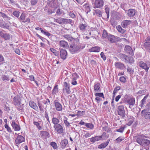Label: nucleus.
I'll list each match as a JSON object with an SVG mask.
<instances>
[{"instance_id": "nucleus-13", "label": "nucleus", "mask_w": 150, "mask_h": 150, "mask_svg": "<svg viewBox=\"0 0 150 150\" xmlns=\"http://www.w3.org/2000/svg\"><path fill=\"white\" fill-rule=\"evenodd\" d=\"M132 23V21L130 20H125L122 21L121 25L123 28H127L128 26Z\"/></svg>"}, {"instance_id": "nucleus-40", "label": "nucleus", "mask_w": 150, "mask_h": 150, "mask_svg": "<svg viewBox=\"0 0 150 150\" xmlns=\"http://www.w3.org/2000/svg\"><path fill=\"white\" fill-rule=\"evenodd\" d=\"M40 134L42 137H46L49 135V133L46 131H42L40 132Z\"/></svg>"}, {"instance_id": "nucleus-33", "label": "nucleus", "mask_w": 150, "mask_h": 150, "mask_svg": "<svg viewBox=\"0 0 150 150\" xmlns=\"http://www.w3.org/2000/svg\"><path fill=\"white\" fill-rule=\"evenodd\" d=\"M116 28L118 31L122 34L124 33L126 31V30L123 29L120 25L117 26Z\"/></svg>"}, {"instance_id": "nucleus-5", "label": "nucleus", "mask_w": 150, "mask_h": 150, "mask_svg": "<svg viewBox=\"0 0 150 150\" xmlns=\"http://www.w3.org/2000/svg\"><path fill=\"white\" fill-rule=\"evenodd\" d=\"M108 40L112 43L117 42L121 41V39L119 37L111 35L108 36Z\"/></svg>"}, {"instance_id": "nucleus-25", "label": "nucleus", "mask_w": 150, "mask_h": 150, "mask_svg": "<svg viewBox=\"0 0 150 150\" xmlns=\"http://www.w3.org/2000/svg\"><path fill=\"white\" fill-rule=\"evenodd\" d=\"M127 103L129 105V107L131 108V106L134 105L135 103L134 98H130L127 100Z\"/></svg>"}, {"instance_id": "nucleus-21", "label": "nucleus", "mask_w": 150, "mask_h": 150, "mask_svg": "<svg viewBox=\"0 0 150 150\" xmlns=\"http://www.w3.org/2000/svg\"><path fill=\"white\" fill-rule=\"evenodd\" d=\"M11 126L15 131H19L20 130L21 128L19 126L16 124L14 120H12Z\"/></svg>"}, {"instance_id": "nucleus-2", "label": "nucleus", "mask_w": 150, "mask_h": 150, "mask_svg": "<svg viewBox=\"0 0 150 150\" xmlns=\"http://www.w3.org/2000/svg\"><path fill=\"white\" fill-rule=\"evenodd\" d=\"M136 141L140 145L143 146H147L150 144V141L149 140L143 138L142 137L137 138Z\"/></svg>"}, {"instance_id": "nucleus-20", "label": "nucleus", "mask_w": 150, "mask_h": 150, "mask_svg": "<svg viewBox=\"0 0 150 150\" xmlns=\"http://www.w3.org/2000/svg\"><path fill=\"white\" fill-rule=\"evenodd\" d=\"M29 105L30 106L36 111H38V108L35 103L33 101H30L29 102Z\"/></svg>"}, {"instance_id": "nucleus-34", "label": "nucleus", "mask_w": 150, "mask_h": 150, "mask_svg": "<svg viewBox=\"0 0 150 150\" xmlns=\"http://www.w3.org/2000/svg\"><path fill=\"white\" fill-rule=\"evenodd\" d=\"M87 26V25L86 24L82 23L79 25V27L81 30L83 31L85 30Z\"/></svg>"}, {"instance_id": "nucleus-56", "label": "nucleus", "mask_w": 150, "mask_h": 150, "mask_svg": "<svg viewBox=\"0 0 150 150\" xmlns=\"http://www.w3.org/2000/svg\"><path fill=\"white\" fill-rule=\"evenodd\" d=\"M95 96L96 97L99 96L100 97H102L103 98H105L103 94L102 93H96L95 94Z\"/></svg>"}, {"instance_id": "nucleus-17", "label": "nucleus", "mask_w": 150, "mask_h": 150, "mask_svg": "<svg viewBox=\"0 0 150 150\" xmlns=\"http://www.w3.org/2000/svg\"><path fill=\"white\" fill-rule=\"evenodd\" d=\"M14 104L16 106H18L21 104V99L18 96H15L13 99Z\"/></svg>"}, {"instance_id": "nucleus-31", "label": "nucleus", "mask_w": 150, "mask_h": 150, "mask_svg": "<svg viewBox=\"0 0 150 150\" xmlns=\"http://www.w3.org/2000/svg\"><path fill=\"white\" fill-rule=\"evenodd\" d=\"M100 84L98 83L95 84L94 85V91H95L100 92Z\"/></svg>"}, {"instance_id": "nucleus-64", "label": "nucleus", "mask_w": 150, "mask_h": 150, "mask_svg": "<svg viewBox=\"0 0 150 150\" xmlns=\"http://www.w3.org/2000/svg\"><path fill=\"white\" fill-rule=\"evenodd\" d=\"M103 131L108 132L110 131V129L108 127H105L103 128Z\"/></svg>"}, {"instance_id": "nucleus-44", "label": "nucleus", "mask_w": 150, "mask_h": 150, "mask_svg": "<svg viewBox=\"0 0 150 150\" xmlns=\"http://www.w3.org/2000/svg\"><path fill=\"white\" fill-rule=\"evenodd\" d=\"M50 50L55 55L57 56L59 55V52L53 48H51L50 49Z\"/></svg>"}, {"instance_id": "nucleus-57", "label": "nucleus", "mask_w": 150, "mask_h": 150, "mask_svg": "<svg viewBox=\"0 0 150 150\" xmlns=\"http://www.w3.org/2000/svg\"><path fill=\"white\" fill-rule=\"evenodd\" d=\"M125 139V138L124 137H118L116 139V141L117 142H120L123 140Z\"/></svg>"}, {"instance_id": "nucleus-14", "label": "nucleus", "mask_w": 150, "mask_h": 150, "mask_svg": "<svg viewBox=\"0 0 150 150\" xmlns=\"http://www.w3.org/2000/svg\"><path fill=\"white\" fill-rule=\"evenodd\" d=\"M0 36L4 38L5 40H9L11 37V35L7 33H4L1 31L0 32Z\"/></svg>"}, {"instance_id": "nucleus-51", "label": "nucleus", "mask_w": 150, "mask_h": 150, "mask_svg": "<svg viewBox=\"0 0 150 150\" xmlns=\"http://www.w3.org/2000/svg\"><path fill=\"white\" fill-rule=\"evenodd\" d=\"M127 71L130 74H132L134 73V70L131 68L128 67L127 69Z\"/></svg>"}, {"instance_id": "nucleus-60", "label": "nucleus", "mask_w": 150, "mask_h": 150, "mask_svg": "<svg viewBox=\"0 0 150 150\" xmlns=\"http://www.w3.org/2000/svg\"><path fill=\"white\" fill-rule=\"evenodd\" d=\"M50 145L54 149H56L57 148V144L54 142H51Z\"/></svg>"}, {"instance_id": "nucleus-36", "label": "nucleus", "mask_w": 150, "mask_h": 150, "mask_svg": "<svg viewBox=\"0 0 150 150\" xmlns=\"http://www.w3.org/2000/svg\"><path fill=\"white\" fill-rule=\"evenodd\" d=\"M145 48L147 51L150 52V43L145 42L144 44Z\"/></svg>"}, {"instance_id": "nucleus-47", "label": "nucleus", "mask_w": 150, "mask_h": 150, "mask_svg": "<svg viewBox=\"0 0 150 150\" xmlns=\"http://www.w3.org/2000/svg\"><path fill=\"white\" fill-rule=\"evenodd\" d=\"M58 91V86L56 85L54 86V88L53 89L52 92V94L54 95L56 94Z\"/></svg>"}, {"instance_id": "nucleus-55", "label": "nucleus", "mask_w": 150, "mask_h": 150, "mask_svg": "<svg viewBox=\"0 0 150 150\" xmlns=\"http://www.w3.org/2000/svg\"><path fill=\"white\" fill-rule=\"evenodd\" d=\"M108 33L107 31L105 30H103V34H102V37L103 38H106L107 36L108 37Z\"/></svg>"}, {"instance_id": "nucleus-42", "label": "nucleus", "mask_w": 150, "mask_h": 150, "mask_svg": "<svg viewBox=\"0 0 150 150\" xmlns=\"http://www.w3.org/2000/svg\"><path fill=\"white\" fill-rule=\"evenodd\" d=\"M38 105L40 109V112L43 113L44 112V110L43 109L44 107L42 105L41 103L38 102Z\"/></svg>"}, {"instance_id": "nucleus-49", "label": "nucleus", "mask_w": 150, "mask_h": 150, "mask_svg": "<svg viewBox=\"0 0 150 150\" xmlns=\"http://www.w3.org/2000/svg\"><path fill=\"white\" fill-rule=\"evenodd\" d=\"M120 86H118L117 87H116L114 89V90L113 92V96H115V94L117 92V91L120 90Z\"/></svg>"}, {"instance_id": "nucleus-9", "label": "nucleus", "mask_w": 150, "mask_h": 150, "mask_svg": "<svg viewBox=\"0 0 150 150\" xmlns=\"http://www.w3.org/2000/svg\"><path fill=\"white\" fill-rule=\"evenodd\" d=\"M54 128L55 131H56L57 133L62 134L63 133V128L60 124L54 125Z\"/></svg>"}, {"instance_id": "nucleus-28", "label": "nucleus", "mask_w": 150, "mask_h": 150, "mask_svg": "<svg viewBox=\"0 0 150 150\" xmlns=\"http://www.w3.org/2000/svg\"><path fill=\"white\" fill-rule=\"evenodd\" d=\"M0 27L3 28H5L7 29L9 28V26L8 24L5 23L3 21L0 22Z\"/></svg>"}, {"instance_id": "nucleus-61", "label": "nucleus", "mask_w": 150, "mask_h": 150, "mask_svg": "<svg viewBox=\"0 0 150 150\" xmlns=\"http://www.w3.org/2000/svg\"><path fill=\"white\" fill-rule=\"evenodd\" d=\"M0 14L1 17L4 18H8V17L6 14L1 12H0Z\"/></svg>"}, {"instance_id": "nucleus-26", "label": "nucleus", "mask_w": 150, "mask_h": 150, "mask_svg": "<svg viewBox=\"0 0 150 150\" xmlns=\"http://www.w3.org/2000/svg\"><path fill=\"white\" fill-rule=\"evenodd\" d=\"M110 140H108L107 141L100 145L98 146L99 149H103L105 148L108 144Z\"/></svg>"}, {"instance_id": "nucleus-22", "label": "nucleus", "mask_w": 150, "mask_h": 150, "mask_svg": "<svg viewBox=\"0 0 150 150\" xmlns=\"http://www.w3.org/2000/svg\"><path fill=\"white\" fill-rule=\"evenodd\" d=\"M59 45L60 46L65 48H67L69 47L68 43L64 40L60 41L59 42Z\"/></svg>"}, {"instance_id": "nucleus-19", "label": "nucleus", "mask_w": 150, "mask_h": 150, "mask_svg": "<svg viewBox=\"0 0 150 150\" xmlns=\"http://www.w3.org/2000/svg\"><path fill=\"white\" fill-rule=\"evenodd\" d=\"M115 65L116 67L121 70H122L125 68V67L124 64L120 62H116L115 63Z\"/></svg>"}, {"instance_id": "nucleus-50", "label": "nucleus", "mask_w": 150, "mask_h": 150, "mask_svg": "<svg viewBox=\"0 0 150 150\" xmlns=\"http://www.w3.org/2000/svg\"><path fill=\"white\" fill-rule=\"evenodd\" d=\"M125 125H124L123 126H121L120 128L118 129H117L116 130V131L117 132H119L121 133H122L125 128Z\"/></svg>"}, {"instance_id": "nucleus-11", "label": "nucleus", "mask_w": 150, "mask_h": 150, "mask_svg": "<svg viewBox=\"0 0 150 150\" xmlns=\"http://www.w3.org/2000/svg\"><path fill=\"white\" fill-rule=\"evenodd\" d=\"M124 50L126 53L130 55H132L134 54L133 50L130 46L129 45L125 46Z\"/></svg>"}, {"instance_id": "nucleus-32", "label": "nucleus", "mask_w": 150, "mask_h": 150, "mask_svg": "<svg viewBox=\"0 0 150 150\" xmlns=\"http://www.w3.org/2000/svg\"><path fill=\"white\" fill-rule=\"evenodd\" d=\"M134 120V118L132 116H130V118L128 119L127 120V124L130 126Z\"/></svg>"}, {"instance_id": "nucleus-6", "label": "nucleus", "mask_w": 150, "mask_h": 150, "mask_svg": "<svg viewBox=\"0 0 150 150\" xmlns=\"http://www.w3.org/2000/svg\"><path fill=\"white\" fill-rule=\"evenodd\" d=\"M18 20L21 22L23 23H29L30 22V19L27 18H26V14L24 12H22L20 17L18 18Z\"/></svg>"}, {"instance_id": "nucleus-43", "label": "nucleus", "mask_w": 150, "mask_h": 150, "mask_svg": "<svg viewBox=\"0 0 150 150\" xmlns=\"http://www.w3.org/2000/svg\"><path fill=\"white\" fill-rule=\"evenodd\" d=\"M20 12L17 11H14L12 13L13 15L16 17L18 18L20 15Z\"/></svg>"}, {"instance_id": "nucleus-35", "label": "nucleus", "mask_w": 150, "mask_h": 150, "mask_svg": "<svg viewBox=\"0 0 150 150\" xmlns=\"http://www.w3.org/2000/svg\"><path fill=\"white\" fill-rule=\"evenodd\" d=\"M52 117V122L54 124V125H58L59 124L58 123L59 122V119H58L57 118L54 117V115H53Z\"/></svg>"}, {"instance_id": "nucleus-39", "label": "nucleus", "mask_w": 150, "mask_h": 150, "mask_svg": "<svg viewBox=\"0 0 150 150\" xmlns=\"http://www.w3.org/2000/svg\"><path fill=\"white\" fill-rule=\"evenodd\" d=\"M110 9L108 8H106L105 9V15L107 16V19L109 18V17Z\"/></svg>"}, {"instance_id": "nucleus-16", "label": "nucleus", "mask_w": 150, "mask_h": 150, "mask_svg": "<svg viewBox=\"0 0 150 150\" xmlns=\"http://www.w3.org/2000/svg\"><path fill=\"white\" fill-rule=\"evenodd\" d=\"M72 77L71 83L73 85H75L77 83L76 80L79 77V76L76 74L73 73L72 74Z\"/></svg>"}, {"instance_id": "nucleus-59", "label": "nucleus", "mask_w": 150, "mask_h": 150, "mask_svg": "<svg viewBox=\"0 0 150 150\" xmlns=\"http://www.w3.org/2000/svg\"><path fill=\"white\" fill-rule=\"evenodd\" d=\"M120 80L122 82L125 83L126 81V78L124 76H121L120 78Z\"/></svg>"}, {"instance_id": "nucleus-12", "label": "nucleus", "mask_w": 150, "mask_h": 150, "mask_svg": "<svg viewBox=\"0 0 150 150\" xmlns=\"http://www.w3.org/2000/svg\"><path fill=\"white\" fill-rule=\"evenodd\" d=\"M60 55V57L63 59H65L66 58L67 52L66 50L63 49H59Z\"/></svg>"}, {"instance_id": "nucleus-7", "label": "nucleus", "mask_w": 150, "mask_h": 150, "mask_svg": "<svg viewBox=\"0 0 150 150\" xmlns=\"http://www.w3.org/2000/svg\"><path fill=\"white\" fill-rule=\"evenodd\" d=\"M117 112L118 115L122 117H125V110L123 105H119L118 107Z\"/></svg>"}, {"instance_id": "nucleus-3", "label": "nucleus", "mask_w": 150, "mask_h": 150, "mask_svg": "<svg viewBox=\"0 0 150 150\" xmlns=\"http://www.w3.org/2000/svg\"><path fill=\"white\" fill-rule=\"evenodd\" d=\"M120 56L122 60H125L127 63L132 64L134 62V59L132 57H128L126 55L123 54H120Z\"/></svg>"}, {"instance_id": "nucleus-46", "label": "nucleus", "mask_w": 150, "mask_h": 150, "mask_svg": "<svg viewBox=\"0 0 150 150\" xmlns=\"http://www.w3.org/2000/svg\"><path fill=\"white\" fill-rule=\"evenodd\" d=\"M9 76L8 75H3L1 77V79L3 81H9Z\"/></svg>"}, {"instance_id": "nucleus-4", "label": "nucleus", "mask_w": 150, "mask_h": 150, "mask_svg": "<svg viewBox=\"0 0 150 150\" xmlns=\"http://www.w3.org/2000/svg\"><path fill=\"white\" fill-rule=\"evenodd\" d=\"M65 81L64 82L63 85V90L64 91H65L66 92L67 94H70L71 93V91L70 90V86L69 84L67 82V81H68V79L66 78L65 80Z\"/></svg>"}, {"instance_id": "nucleus-30", "label": "nucleus", "mask_w": 150, "mask_h": 150, "mask_svg": "<svg viewBox=\"0 0 150 150\" xmlns=\"http://www.w3.org/2000/svg\"><path fill=\"white\" fill-rule=\"evenodd\" d=\"M63 23H64V24L69 23V24H70L71 25H74V23L72 22V20L71 19H67L64 18Z\"/></svg>"}, {"instance_id": "nucleus-8", "label": "nucleus", "mask_w": 150, "mask_h": 150, "mask_svg": "<svg viewBox=\"0 0 150 150\" xmlns=\"http://www.w3.org/2000/svg\"><path fill=\"white\" fill-rule=\"evenodd\" d=\"M104 0H96L94 2V8H100L103 6Z\"/></svg>"}, {"instance_id": "nucleus-63", "label": "nucleus", "mask_w": 150, "mask_h": 150, "mask_svg": "<svg viewBox=\"0 0 150 150\" xmlns=\"http://www.w3.org/2000/svg\"><path fill=\"white\" fill-rule=\"evenodd\" d=\"M38 2V0H31L30 3L32 5H34L36 4Z\"/></svg>"}, {"instance_id": "nucleus-45", "label": "nucleus", "mask_w": 150, "mask_h": 150, "mask_svg": "<svg viewBox=\"0 0 150 150\" xmlns=\"http://www.w3.org/2000/svg\"><path fill=\"white\" fill-rule=\"evenodd\" d=\"M95 12L96 15L100 17L102 16V13L101 11L100 10H96L95 11Z\"/></svg>"}, {"instance_id": "nucleus-54", "label": "nucleus", "mask_w": 150, "mask_h": 150, "mask_svg": "<svg viewBox=\"0 0 150 150\" xmlns=\"http://www.w3.org/2000/svg\"><path fill=\"white\" fill-rule=\"evenodd\" d=\"M4 127L6 128L7 131L10 132L11 133L12 132V131L11 130V128L7 124H5L4 125Z\"/></svg>"}, {"instance_id": "nucleus-1", "label": "nucleus", "mask_w": 150, "mask_h": 150, "mask_svg": "<svg viewBox=\"0 0 150 150\" xmlns=\"http://www.w3.org/2000/svg\"><path fill=\"white\" fill-rule=\"evenodd\" d=\"M81 47L79 39L77 38L74 39L72 43L70 45L69 48V51L71 53L75 54L80 51Z\"/></svg>"}, {"instance_id": "nucleus-24", "label": "nucleus", "mask_w": 150, "mask_h": 150, "mask_svg": "<svg viewBox=\"0 0 150 150\" xmlns=\"http://www.w3.org/2000/svg\"><path fill=\"white\" fill-rule=\"evenodd\" d=\"M68 143V141L67 139H64L62 140L60 142L61 147L62 149H64Z\"/></svg>"}, {"instance_id": "nucleus-58", "label": "nucleus", "mask_w": 150, "mask_h": 150, "mask_svg": "<svg viewBox=\"0 0 150 150\" xmlns=\"http://www.w3.org/2000/svg\"><path fill=\"white\" fill-rule=\"evenodd\" d=\"M144 117L146 119H150V112H147L145 115Z\"/></svg>"}, {"instance_id": "nucleus-29", "label": "nucleus", "mask_w": 150, "mask_h": 150, "mask_svg": "<svg viewBox=\"0 0 150 150\" xmlns=\"http://www.w3.org/2000/svg\"><path fill=\"white\" fill-rule=\"evenodd\" d=\"M63 37L66 39L68 40L69 41H73L75 38H74L69 35L66 34L63 35Z\"/></svg>"}, {"instance_id": "nucleus-27", "label": "nucleus", "mask_w": 150, "mask_h": 150, "mask_svg": "<svg viewBox=\"0 0 150 150\" xmlns=\"http://www.w3.org/2000/svg\"><path fill=\"white\" fill-rule=\"evenodd\" d=\"M100 48L98 46H96L92 47L89 49V52H98L100 50Z\"/></svg>"}, {"instance_id": "nucleus-52", "label": "nucleus", "mask_w": 150, "mask_h": 150, "mask_svg": "<svg viewBox=\"0 0 150 150\" xmlns=\"http://www.w3.org/2000/svg\"><path fill=\"white\" fill-rule=\"evenodd\" d=\"M41 32L46 35L49 36L51 35V34L47 32L45 30H41Z\"/></svg>"}, {"instance_id": "nucleus-53", "label": "nucleus", "mask_w": 150, "mask_h": 150, "mask_svg": "<svg viewBox=\"0 0 150 150\" xmlns=\"http://www.w3.org/2000/svg\"><path fill=\"white\" fill-rule=\"evenodd\" d=\"M62 12L63 11L62 10H61L59 8L57 9L56 12V14L58 16H60L62 14Z\"/></svg>"}, {"instance_id": "nucleus-38", "label": "nucleus", "mask_w": 150, "mask_h": 150, "mask_svg": "<svg viewBox=\"0 0 150 150\" xmlns=\"http://www.w3.org/2000/svg\"><path fill=\"white\" fill-rule=\"evenodd\" d=\"M149 94H146L144 98L141 101V106L142 107L144 104L145 103L146 100L147 99V98L148 97Z\"/></svg>"}, {"instance_id": "nucleus-10", "label": "nucleus", "mask_w": 150, "mask_h": 150, "mask_svg": "<svg viewBox=\"0 0 150 150\" xmlns=\"http://www.w3.org/2000/svg\"><path fill=\"white\" fill-rule=\"evenodd\" d=\"M138 64L139 66L144 69L146 72H147L149 69V67L147 66V64L142 61H139Z\"/></svg>"}, {"instance_id": "nucleus-37", "label": "nucleus", "mask_w": 150, "mask_h": 150, "mask_svg": "<svg viewBox=\"0 0 150 150\" xmlns=\"http://www.w3.org/2000/svg\"><path fill=\"white\" fill-rule=\"evenodd\" d=\"M64 18H58L57 19H54V21L60 24L63 23Z\"/></svg>"}, {"instance_id": "nucleus-15", "label": "nucleus", "mask_w": 150, "mask_h": 150, "mask_svg": "<svg viewBox=\"0 0 150 150\" xmlns=\"http://www.w3.org/2000/svg\"><path fill=\"white\" fill-rule=\"evenodd\" d=\"M55 106L56 110L58 111L62 110V105L57 100H55L54 101Z\"/></svg>"}, {"instance_id": "nucleus-48", "label": "nucleus", "mask_w": 150, "mask_h": 150, "mask_svg": "<svg viewBox=\"0 0 150 150\" xmlns=\"http://www.w3.org/2000/svg\"><path fill=\"white\" fill-rule=\"evenodd\" d=\"M85 126L87 128L90 129H92L93 128L94 125L92 123H86L85 124Z\"/></svg>"}, {"instance_id": "nucleus-18", "label": "nucleus", "mask_w": 150, "mask_h": 150, "mask_svg": "<svg viewBox=\"0 0 150 150\" xmlns=\"http://www.w3.org/2000/svg\"><path fill=\"white\" fill-rule=\"evenodd\" d=\"M25 138L23 136L18 135L15 140L16 143L18 144L24 142Z\"/></svg>"}, {"instance_id": "nucleus-41", "label": "nucleus", "mask_w": 150, "mask_h": 150, "mask_svg": "<svg viewBox=\"0 0 150 150\" xmlns=\"http://www.w3.org/2000/svg\"><path fill=\"white\" fill-rule=\"evenodd\" d=\"M83 7L84 8H85L86 11L88 13V12L90 11V9L89 6V5L88 4H86L84 5Z\"/></svg>"}, {"instance_id": "nucleus-23", "label": "nucleus", "mask_w": 150, "mask_h": 150, "mask_svg": "<svg viewBox=\"0 0 150 150\" xmlns=\"http://www.w3.org/2000/svg\"><path fill=\"white\" fill-rule=\"evenodd\" d=\"M127 14L129 17L133 16L135 15L136 13V10L134 9H130L128 11Z\"/></svg>"}, {"instance_id": "nucleus-62", "label": "nucleus", "mask_w": 150, "mask_h": 150, "mask_svg": "<svg viewBox=\"0 0 150 150\" xmlns=\"http://www.w3.org/2000/svg\"><path fill=\"white\" fill-rule=\"evenodd\" d=\"M100 56L104 60H105L106 59V57L105 55L104 54L103 52H102L100 53Z\"/></svg>"}]
</instances>
